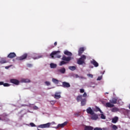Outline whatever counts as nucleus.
<instances>
[{
  "label": "nucleus",
  "instance_id": "1",
  "mask_svg": "<svg viewBox=\"0 0 130 130\" xmlns=\"http://www.w3.org/2000/svg\"><path fill=\"white\" fill-rule=\"evenodd\" d=\"M86 55H82L81 57L79 58L77 60L78 64L82 65V64H86V62H85V60H86Z\"/></svg>",
  "mask_w": 130,
  "mask_h": 130
},
{
  "label": "nucleus",
  "instance_id": "2",
  "mask_svg": "<svg viewBox=\"0 0 130 130\" xmlns=\"http://www.w3.org/2000/svg\"><path fill=\"white\" fill-rule=\"evenodd\" d=\"M60 53V51H54L50 54V56L52 57V58H54V56L55 57H57V58H60L61 57V56L60 55H59V54Z\"/></svg>",
  "mask_w": 130,
  "mask_h": 130
},
{
  "label": "nucleus",
  "instance_id": "3",
  "mask_svg": "<svg viewBox=\"0 0 130 130\" xmlns=\"http://www.w3.org/2000/svg\"><path fill=\"white\" fill-rule=\"evenodd\" d=\"M27 56H28V55L27 53H25L21 56L17 57L16 59H17V60H23V59H26V58H27Z\"/></svg>",
  "mask_w": 130,
  "mask_h": 130
},
{
  "label": "nucleus",
  "instance_id": "4",
  "mask_svg": "<svg viewBox=\"0 0 130 130\" xmlns=\"http://www.w3.org/2000/svg\"><path fill=\"white\" fill-rule=\"evenodd\" d=\"M50 123H47L44 124H41L38 126V127H40L41 128H46L49 127L50 126Z\"/></svg>",
  "mask_w": 130,
  "mask_h": 130
},
{
  "label": "nucleus",
  "instance_id": "5",
  "mask_svg": "<svg viewBox=\"0 0 130 130\" xmlns=\"http://www.w3.org/2000/svg\"><path fill=\"white\" fill-rule=\"evenodd\" d=\"M62 87H63V88H70V87H71V84L68 82H63L62 83Z\"/></svg>",
  "mask_w": 130,
  "mask_h": 130
},
{
  "label": "nucleus",
  "instance_id": "6",
  "mask_svg": "<svg viewBox=\"0 0 130 130\" xmlns=\"http://www.w3.org/2000/svg\"><path fill=\"white\" fill-rule=\"evenodd\" d=\"M86 112L87 113H88V114H90V115H93V114H94V111L92 110L91 107H88L86 109Z\"/></svg>",
  "mask_w": 130,
  "mask_h": 130
},
{
  "label": "nucleus",
  "instance_id": "7",
  "mask_svg": "<svg viewBox=\"0 0 130 130\" xmlns=\"http://www.w3.org/2000/svg\"><path fill=\"white\" fill-rule=\"evenodd\" d=\"M61 94V92H56L54 94V98L55 99H59L61 98V96L60 94Z\"/></svg>",
  "mask_w": 130,
  "mask_h": 130
},
{
  "label": "nucleus",
  "instance_id": "8",
  "mask_svg": "<svg viewBox=\"0 0 130 130\" xmlns=\"http://www.w3.org/2000/svg\"><path fill=\"white\" fill-rule=\"evenodd\" d=\"M61 59L64 61H71V60L72 59V57L70 56L67 57L66 56H63Z\"/></svg>",
  "mask_w": 130,
  "mask_h": 130
},
{
  "label": "nucleus",
  "instance_id": "9",
  "mask_svg": "<svg viewBox=\"0 0 130 130\" xmlns=\"http://www.w3.org/2000/svg\"><path fill=\"white\" fill-rule=\"evenodd\" d=\"M10 82L12 84H14V85H18L19 84H20V81L17 79H11Z\"/></svg>",
  "mask_w": 130,
  "mask_h": 130
},
{
  "label": "nucleus",
  "instance_id": "10",
  "mask_svg": "<svg viewBox=\"0 0 130 130\" xmlns=\"http://www.w3.org/2000/svg\"><path fill=\"white\" fill-rule=\"evenodd\" d=\"M90 63H91V64H93L95 67V68L99 67V64L94 59H92V60H91Z\"/></svg>",
  "mask_w": 130,
  "mask_h": 130
},
{
  "label": "nucleus",
  "instance_id": "11",
  "mask_svg": "<svg viewBox=\"0 0 130 130\" xmlns=\"http://www.w3.org/2000/svg\"><path fill=\"white\" fill-rule=\"evenodd\" d=\"M57 72L60 74H66V68H62L60 69H58Z\"/></svg>",
  "mask_w": 130,
  "mask_h": 130
},
{
  "label": "nucleus",
  "instance_id": "12",
  "mask_svg": "<svg viewBox=\"0 0 130 130\" xmlns=\"http://www.w3.org/2000/svg\"><path fill=\"white\" fill-rule=\"evenodd\" d=\"M16 55L15 52L10 53L7 56L9 58H14V57H16Z\"/></svg>",
  "mask_w": 130,
  "mask_h": 130
},
{
  "label": "nucleus",
  "instance_id": "13",
  "mask_svg": "<svg viewBox=\"0 0 130 130\" xmlns=\"http://www.w3.org/2000/svg\"><path fill=\"white\" fill-rule=\"evenodd\" d=\"M32 58H34V59H38V58H40L42 57V56H38V54L35 53L32 55Z\"/></svg>",
  "mask_w": 130,
  "mask_h": 130
},
{
  "label": "nucleus",
  "instance_id": "14",
  "mask_svg": "<svg viewBox=\"0 0 130 130\" xmlns=\"http://www.w3.org/2000/svg\"><path fill=\"white\" fill-rule=\"evenodd\" d=\"M67 124H68V122L66 121L62 124H58L57 128H58V127H64V126H66V125H67Z\"/></svg>",
  "mask_w": 130,
  "mask_h": 130
},
{
  "label": "nucleus",
  "instance_id": "15",
  "mask_svg": "<svg viewBox=\"0 0 130 130\" xmlns=\"http://www.w3.org/2000/svg\"><path fill=\"white\" fill-rule=\"evenodd\" d=\"M91 115H92V116H91V118L93 120H97V119H98V115L93 113V114Z\"/></svg>",
  "mask_w": 130,
  "mask_h": 130
},
{
  "label": "nucleus",
  "instance_id": "16",
  "mask_svg": "<svg viewBox=\"0 0 130 130\" xmlns=\"http://www.w3.org/2000/svg\"><path fill=\"white\" fill-rule=\"evenodd\" d=\"M84 50L85 49H84L83 47L80 48L78 51V55H79V56H81V55H82V53L84 52Z\"/></svg>",
  "mask_w": 130,
  "mask_h": 130
},
{
  "label": "nucleus",
  "instance_id": "17",
  "mask_svg": "<svg viewBox=\"0 0 130 130\" xmlns=\"http://www.w3.org/2000/svg\"><path fill=\"white\" fill-rule=\"evenodd\" d=\"M86 102H87V100L86 99H83L81 101V106H85L86 105Z\"/></svg>",
  "mask_w": 130,
  "mask_h": 130
},
{
  "label": "nucleus",
  "instance_id": "18",
  "mask_svg": "<svg viewBox=\"0 0 130 130\" xmlns=\"http://www.w3.org/2000/svg\"><path fill=\"white\" fill-rule=\"evenodd\" d=\"M106 107H109L110 108H111L112 107H114V105L110 103H107L106 104Z\"/></svg>",
  "mask_w": 130,
  "mask_h": 130
},
{
  "label": "nucleus",
  "instance_id": "19",
  "mask_svg": "<svg viewBox=\"0 0 130 130\" xmlns=\"http://www.w3.org/2000/svg\"><path fill=\"white\" fill-rule=\"evenodd\" d=\"M82 97H83V95H79L78 96H77L76 98V100L77 102H80V101H82V100H83L82 99Z\"/></svg>",
  "mask_w": 130,
  "mask_h": 130
},
{
  "label": "nucleus",
  "instance_id": "20",
  "mask_svg": "<svg viewBox=\"0 0 130 130\" xmlns=\"http://www.w3.org/2000/svg\"><path fill=\"white\" fill-rule=\"evenodd\" d=\"M110 102L112 104H116V103H117V99L113 98L112 99L111 101H110Z\"/></svg>",
  "mask_w": 130,
  "mask_h": 130
},
{
  "label": "nucleus",
  "instance_id": "21",
  "mask_svg": "<svg viewBox=\"0 0 130 130\" xmlns=\"http://www.w3.org/2000/svg\"><path fill=\"white\" fill-rule=\"evenodd\" d=\"M118 120V117H115L112 119V122L113 123H116Z\"/></svg>",
  "mask_w": 130,
  "mask_h": 130
},
{
  "label": "nucleus",
  "instance_id": "22",
  "mask_svg": "<svg viewBox=\"0 0 130 130\" xmlns=\"http://www.w3.org/2000/svg\"><path fill=\"white\" fill-rule=\"evenodd\" d=\"M93 127L91 126L85 125L84 127V130H93Z\"/></svg>",
  "mask_w": 130,
  "mask_h": 130
},
{
  "label": "nucleus",
  "instance_id": "23",
  "mask_svg": "<svg viewBox=\"0 0 130 130\" xmlns=\"http://www.w3.org/2000/svg\"><path fill=\"white\" fill-rule=\"evenodd\" d=\"M64 54H66V55H68V56H72L73 55V54L68 51H65Z\"/></svg>",
  "mask_w": 130,
  "mask_h": 130
},
{
  "label": "nucleus",
  "instance_id": "24",
  "mask_svg": "<svg viewBox=\"0 0 130 130\" xmlns=\"http://www.w3.org/2000/svg\"><path fill=\"white\" fill-rule=\"evenodd\" d=\"M94 111L95 112H98V111H100L101 113H103V112L98 107L96 106L95 109H94Z\"/></svg>",
  "mask_w": 130,
  "mask_h": 130
},
{
  "label": "nucleus",
  "instance_id": "25",
  "mask_svg": "<svg viewBox=\"0 0 130 130\" xmlns=\"http://www.w3.org/2000/svg\"><path fill=\"white\" fill-rule=\"evenodd\" d=\"M52 81L53 83H54V84H58V82H59L58 80L55 78H53Z\"/></svg>",
  "mask_w": 130,
  "mask_h": 130
},
{
  "label": "nucleus",
  "instance_id": "26",
  "mask_svg": "<svg viewBox=\"0 0 130 130\" xmlns=\"http://www.w3.org/2000/svg\"><path fill=\"white\" fill-rule=\"evenodd\" d=\"M50 68L51 69H55L56 68V64H54L53 63H51L50 64Z\"/></svg>",
  "mask_w": 130,
  "mask_h": 130
},
{
  "label": "nucleus",
  "instance_id": "27",
  "mask_svg": "<svg viewBox=\"0 0 130 130\" xmlns=\"http://www.w3.org/2000/svg\"><path fill=\"white\" fill-rule=\"evenodd\" d=\"M111 111L112 112H117V111H118V108L115 107V108H113L111 109Z\"/></svg>",
  "mask_w": 130,
  "mask_h": 130
},
{
  "label": "nucleus",
  "instance_id": "28",
  "mask_svg": "<svg viewBox=\"0 0 130 130\" xmlns=\"http://www.w3.org/2000/svg\"><path fill=\"white\" fill-rule=\"evenodd\" d=\"M69 70H70V71H75V70H76V67H75V66H70L69 67Z\"/></svg>",
  "mask_w": 130,
  "mask_h": 130
},
{
  "label": "nucleus",
  "instance_id": "29",
  "mask_svg": "<svg viewBox=\"0 0 130 130\" xmlns=\"http://www.w3.org/2000/svg\"><path fill=\"white\" fill-rule=\"evenodd\" d=\"M22 82H23V83H30V80L28 79H23L22 80Z\"/></svg>",
  "mask_w": 130,
  "mask_h": 130
},
{
  "label": "nucleus",
  "instance_id": "30",
  "mask_svg": "<svg viewBox=\"0 0 130 130\" xmlns=\"http://www.w3.org/2000/svg\"><path fill=\"white\" fill-rule=\"evenodd\" d=\"M67 63H68V62H66L64 61H61L59 64V66H63V64H67Z\"/></svg>",
  "mask_w": 130,
  "mask_h": 130
},
{
  "label": "nucleus",
  "instance_id": "31",
  "mask_svg": "<svg viewBox=\"0 0 130 130\" xmlns=\"http://www.w3.org/2000/svg\"><path fill=\"white\" fill-rule=\"evenodd\" d=\"M112 128L113 130H117L118 128V127L116 125H112Z\"/></svg>",
  "mask_w": 130,
  "mask_h": 130
},
{
  "label": "nucleus",
  "instance_id": "32",
  "mask_svg": "<svg viewBox=\"0 0 130 130\" xmlns=\"http://www.w3.org/2000/svg\"><path fill=\"white\" fill-rule=\"evenodd\" d=\"M6 62H8V61H7V60H6V59H2L1 61H0V63H6Z\"/></svg>",
  "mask_w": 130,
  "mask_h": 130
},
{
  "label": "nucleus",
  "instance_id": "33",
  "mask_svg": "<svg viewBox=\"0 0 130 130\" xmlns=\"http://www.w3.org/2000/svg\"><path fill=\"white\" fill-rule=\"evenodd\" d=\"M3 86L4 87H10V85L9 83H3Z\"/></svg>",
  "mask_w": 130,
  "mask_h": 130
},
{
  "label": "nucleus",
  "instance_id": "34",
  "mask_svg": "<svg viewBox=\"0 0 130 130\" xmlns=\"http://www.w3.org/2000/svg\"><path fill=\"white\" fill-rule=\"evenodd\" d=\"M101 118H102V119H105L106 117L105 115H104V114H101Z\"/></svg>",
  "mask_w": 130,
  "mask_h": 130
},
{
  "label": "nucleus",
  "instance_id": "35",
  "mask_svg": "<svg viewBox=\"0 0 130 130\" xmlns=\"http://www.w3.org/2000/svg\"><path fill=\"white\" fill-rule=\"evenodd\" d=\"M45 84L46 85V86H50V82L49 81H46Z\"/></svg>",
  "mask_w": 130,
  "mask_h": 130
},
{
  "label": "nucleus",
  "instance_id": "36",
  "mask_svg": "<svg viewBox=\"0 0 130 130\" xmlns=\"http://www.w3.org/2000/svg\"><path fill=\"white\" fill-rule=\"evenodd\" d=\"M87 77H89V78H93V75L90 74H87Z\"/></svg>",
  "mask_w": 130,
  "mask_h": 130
},
{
  "label": "nucleus",
  "instance_id": "37",
  "mask_svg": "<svg viewBox=\"0 0 130 130\" xmlns=\"http://www.w3.org/2000/svg\"><path fill=\"white\" fill-rule=\"evenodd\" d=\"M29 124H30V125L32 127L36 126V125H35V124H34V123H33V122L30 123Z\"/></svg>",
  "mask_w": 130,
  "mask_h": 130
},
{
  "label": "nucleus",
  "instance_id": "38",
  "mask_svg": "<svg viewBox=\"0 0 130 130\" xmlns=\"http://www.w3.org/2000/svg\"><path fill=\"white\" fill-rule=\"evenodd\" d=\"M93 130H103L102 128H100V127H95Z\"/></svg>",
  "mask_w": 130,
  "mask_h": 130
},
{
  "label": "nucleus",
  "instance_id": "39",
  "mask_svg": "<svg viewBox=\"0 0 130 130\" xmlns=\"http://www.w3.org/2000/svg\"><path fill=\"white\" fill-rule=\"evenodd\" d=\"M101 80H102V76H99L97 78V81H101Z\"/></svg>",
  "mask_w": 130,
  "mask_h": 130
},
{
  "label": "nucleus",
  "instance_id": "40",
  "mask_svg": "<svg viewBox=\"0 0 130 130\" xmlns=\"http://www.w3.org/2000/svg\"><path fill=\"white\" fill-rule=\"evenodd\" d=\"M33 109L34 110H37V109H38V107L36 106H35L33 107Z\"/></svg>",
  "mask_w": 130,
  "mask_h": 130
},
{
  "label": "nucleus",
  "instance_id": "41",
  "mask_svg": "<svg viewBox=\"0 0 130 130\" xmlns=\"http://www.w3.org/2000/svg\"><path fill=\"white\" fill-rule=\"evenodd\" d=\"M80 93H84V92H85V90H84V89H80Z\"/></svg>",
  "mask_w": 130,
  "mask_h": 130
},
{
  "label": "nucleus",
  "instance_id": "42",
  "mask_svg": "<svg viewBox=\"0 0 130 130\" xmlns=\"http://www.w3.org/2000/svg\"><path fill=\"white\" fill-rule=\"evenodd\" d=\"M83 97H87V93L84 92L82 95Z\"/></svg>",
  "mask_w": 130,
  "mask_h": 130
},
{
  "label": "nucleus",
  "instance_id": "43",
  "mask_svg": "<svg viewBox=\"0 0 130 130\" xmlns=\"http://www.w3.org/2000/svg\"><path fill=\"white\" fill-rule=\"evenodd\" d=\"M2 85H4V82L3 81L0 82V86H2Z\"/></svg>",
  "mask_w": 130,
  "mask_h": 130
},
{
  "label": "nucleus",
  "instance_id": "44",
  "mask_svg": "<svg viewBox=\"0 0 130 130\" xmlns=\"http://www.w3.org/2000/svg\"><path fill=\"white\" fill-rule=\"evenodd\" d=\"M54 46H56L57 45V43L56 42H55L54 43Z\"/></svg>",
  "mask_w": 130,
  "mask_h": 130
},
{
  "label": "nucleus",
  "instance_id": "45",
  "mask_svg": "<svg viewBox=\"0 0 130 130\" xmlns=\"http://www.w3.org/2000/svg\"><path fill=\"white\" fill-rule=\"evenodd\" d=\"M10 68V66H7L5 67V69H6V70H8V69H9Z\"/></svg>",
  "mask_w": 130,
  "mask_h": 130
},
{
  "label": "nucleus",
  "instance_id": "46",
  "mask_svg": "<svg viewBox=\"0 0 130 130\" xmlns=\"http://www.w3.org/2000/svg\"><path fill=\"white\" fill-rule=\"evenodd\" d=\"M103 129L104 130H107L108 129H107V128H104Z\"/></svg>",
  "mask_w": 130,
  "mask_h": 130
},
{
  "label": "nucleus",
  "instance_id": "47",
  "mask_svg": "<svg viewBox=\"0 0 130 130\" xmlns=\"http://www.w3.org/2000/svg\"><path fill=\"white\" fill-rule=\"evenodd\" d=\"M75 115H77V116H79V114H75Z\"/></svg>",
  "mask_w": 130,
  "mask_h": 130
},
{
  "label": "nucleus",
  "instance_id": "48",
  "mask_svg": "<svg viewBox=\"0 0 130 130\" xmlns=\"http://www.w3.org/2000/svg\"><path fill=\"white\" fill-rule=\"evenodd\" d=\"M128 108H129V109H130V104L128 106Z\"/></svg>",
  "mask_w": 130,
  "mask_h": 130
},
{
  "label": "nucleus",
  "instance_id": "49",
  "mask_svg": "<svg viewBox=\"0 0 130 130\" xmlns=\"http://www.w3.org/2000/svg\"><path fill=\"white\" fill-rule=\"evenodd\" d=\"M81 79H84V77H81Z\"/></svg>",
  "mask_w": 130,
  "mask_h": 130
},
{
  "label": "nucleus",
  "instance_id": "50",
  "mask_svg": "<svg viewBox=\"0 0 130 130\" xmlns=\"http://www.w3.org/2000/svg\"><path fill=\"white\" fill-rule=\"evenodd\" d=\"M105 94H109V93L108 92H106Z\"/></svg>",
  "mask_w": 130,
  "mask_h": 130
},
{
  "label": "nucleus",
  "instance_id": "51",
  "mask_svg": "<svg viewBox=\"0 0 130 130\" xmlns=\"http://www.w3.org/2000/svg\"><path fill=\"white\" fill-rule=\"evenodd\" d=\"M52 123H53V124H54V123H55L54 122H53Z\"/></svg>",
  "mask_w": 130,
  "mask_h": 130
},
{
  "label": "nucleus",
  "instance_id": "52",
  "mask_svg": "<svg viewBox=\"0 0 130 130\" xmlns=\"http://www.w3.org/2000/svg\"><path fill=\"white\" fill-rule=\"evenodd\" d=\"M76 77H79V76L78 75H76Z\"/></svg>",
  "mask_w": 130,
  "mask_h": 130
},
{
  "label": "nucleus",
  "instance_id": "53",
  "mask_svg": "<svg viewBox=\"0 0 130 130\" xmlns=\"http://www.w3.org/2000/svg\"><path fill=\"white\" fill-rule=\"evenodd\" d=\"M0 120H2V118L0 117Z\"/></svg>",
  "mask_w": 130,
  "mask_h": 130
},
{
  "label": "nucleus",
  "instance_id": "54",
  "mask_svg": "<svg viewBox=\"0 0 130 130\" xmlns=\"http://www.w3.org/2000/svg\"><path fill=\"white\" fill-rule=\"evenodd\" d=\"M38 130H40V129H38Z\"/></svg>",
  "mask_w": 130,
  "mask_h": 130
}]
</instances>
